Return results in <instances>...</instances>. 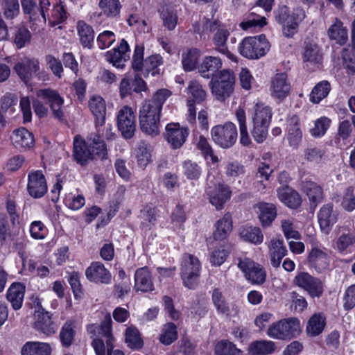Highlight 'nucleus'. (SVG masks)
<instances>
[{"label": "nucleus", "instance_id": "obj_54", "mask_svg": "<svg viewBox=\"0 0 355 355\" xmlns=\"http://www.w3.org/2000/svg\"><path fill=\"white\" fill-rule=\"evenodd\" d=\"M325 152L323 149L310 146L303 151L304 158L308 162L320 164L324 156Z\"/></svg>", "mask_w": 355, "mask_h": 355}, {"label": "nucleus", "instance_id": "obj_33", "mask_svg": "<svg viewBox=\"0 0 355 355\" xmlns=\"http://www.w3.org/2000/svg\"><path fill=\"white\" fill-rule=\"evenodd\" d=\"M302 187L303 191L309 199L311 206L315 208L323 199L322 188L318 184L311 180L302 181Z\"/></svg>", "mask_w": 355, "mask_h": 355}, {"label": "nucleus", "instance_id": "obj_41", "mask_svg": "<svg viewBox=\"0 0 355 355\" xmlns=\"http://www.w3.org/2000/svg\"><path fill=\"white\" fill-rule=\"evenodd\" d=\"M75 327L76 321L73 319L67 320L62 327L59 336L64 347H69L73 343L76 334Z\"/></svg>", "mask_w": 355, "mask_h": 355}, {"label": "nucleus", "instance_id": "obj_60", "mask_svg": "<svg viewBox=\"0 0 355 355\" xmlns=\"http://www.w3.org/2000/svg\"><path fill=\"white\" fill-rule=\"evenodd\" d=\"M199 58V52L197 49H193L188 51L183 55L182 64L186 71H191L196 67Z\"/></svg>", "mask_w": 355, "mask_h": 355}, {"label": "nucleus", "instance_id": "obj_35", "mask_svg": "<svg viewBox=\"0 0 355 355\" xmlns=\"http://www.w3.org/2000/svg\"><path fill=\"white\" fill-rule=\"evenodd\" d=\"M259 209V218L263 227H268L277 216V209L273 204L259 202L257 205Z\"/></svg>", "mask_w": 355, "mask_h": 355}, {"label": "nucleus", "instance_id": "obj_26", "mask_svg": "<svg viewBox=\"0 0 355 355\" xmlns=\"http://www.w3.org/2000/svg\"><path fill=\"white\" fill-rule=\"evenodd\" d=\"M270 264L274 268L280 266L282 259L287 254L288 250L282 240L272 239L268 244Z\"/></svg>", "mask_w": 355, "mask_h": 355}, {"label": "nucleus", "instance_id": "obj_49", "mask_svg": "<svg viewBox=\"0 0 355 355\" xmlns=\"http://www.w3.org/2000/svg\"><path fill=\"white\" fill-rule=\"evenodd\" d=\"M304 61L318 64L322 61L320 49L315 43L305 42L303 53Z\"/></svg>", "mask_w": 355, "mask_h": 355}, {"label": "nucleus", "instance_id": "obj_29", "mask_svg": "<svg viewBox=\"0 0 355 355\" xmlns=\"http://www.w3.org/2000/svg\"><path fill=\"white\" fill-rule=\"evenodd\" d=\"M135 288L141 292L152 291L154 288L150 271L146 267L137 269L135 274Z\"/></svg>", "mask_w": 355, "mask_h": 355}, {"label": "nucleus", "instance_id": "obj_46", "mask_svg": "<svg viewBox=\"0 0 355 355\" xmlns=\"http://www.w3.org/2000/svg\"><path fill=\"white\" fill-rule=\"evenodd\" d=\"M324 327V317L321 314H314L308 321L306 332L311 336H315L322 332Z\"/></svg>", "mask_w": 355, "mask_h": 355}, {"label": "nucleus", "instance_id": "obj_23", "mask_svg": "<svg viewBox=\"0 0 355 355\" xmlns=\"http://www.w3.org/2000/svg\"><path fill=\"white\" fill-rule=\"evenodd\" d=\"M187 136V129L181 128L178 123H169L166 127V138L173 148H180Z\"/></svg>", "mask_w": 355, "mask_h": 355}, {"label": "nucleus", "instance_id": "obj_44", "mask_svg": "<svg viewBox=\"0 0 355 355\" xmlns=\"http://www.w3.org/2000/svg\"><path fill=\"white\" fill-rule=\"evenodd\" d=\"M98 7L103 15L113 18L119 16L122 6L119 0H99Z\"/></svg>", "mask_w": 355, "mask_h": 355}, {"label": "nucleus", "instance_id": "obj_18", "mask_svg": "<svg viewBox=\"0 0 355 355\" xmlns=\"http://www.w3.org/2000/svg\"><path fill=\"white\" fill-rule=\"evenodd\" d=\"M85 275L90 282L97 284H107L112 279L110 271L99 261L92 262L86 269Z\"/></svg>", "mask_w": 355, "mask_h": 355}, {"label": "nucleus", "instance_id": "obj_8", "mask_svg": "<svg viewBox=\"0 0 355 355\" xmlns=\"http://www.w3.org/2000/svg\"><path fill=\"white\" fill-rule=\"evenodd\" d=\"M212 140L222 148L234 146L238 137L236 126L232 122L214 126L211 130Z\"/></svg>", "mask_w": 355, "mask_h": 355}, {"label": "nucleus", "instance_id": "obj_55", "mask_svg": "<svg viewBox=\"0 0 355 355\" xmlns=\"http://www.w3.org/2000/svg\"><path fill=\"white\" fill-rule=\"evenodd\" d=\"M1 10L7 19H12L19 12L18 0H1Z\"/></svg>", "mask_w": 355, "mask_h": 355}, {"label": "nucleus", "instance_id": "obj_50", "mask_svg": "<svg viewBox=\"0 0 355 355\" xmlns=\"http://www.w3.org/2000/svg\"><path fill=\"white\" fill-rule=\"evenodd\" d=\"M240 235L245 241H249L255 245L263 242V235L259 227H249L243 229Z\"/></svg>", "mask_w": 355, "mask_h": 355}, {"label": "nucleus", "instance_id": "obj_45", "mask_svg": "<svg viewBox=\"0 0 355 355\" xmlns=\"http://www.w3.org/2000/svg\"><path fill=\"white\" fill-rule=\"evenodd\" d=\"M17 98L12 94H6L1 99L0 106V123L4 126L6 125L5 118L7 113L12 115L14 112L13 105H16Z\"/></svg>", "mask_w": 355, "mask_h": 355}, {"label": "nucleus", "instance_id": "obj_2", "mask_svg": "<svg viewBox=\"0 0 355 355\" xmlns=\"http://www.w3.org/2000/svg\"><path fill=\"white\" fill-rule=\"evenodd\" d=\"M94 331L98 334L97 338L92 341V346L96 355H125L124 353L116 349L113 351L114 338L112 334V320L110 315L105 317L101 325H92Z\"/></svg>", "mask_w": 355, "mask_h": 355}, {"label": "nucleus", "instance_id": "obj_32", "mask_svg": "<svg viewBox=\"0 0 355 355\" xmlns=\"http://www.w3.org/2000/svg\"><path fill=\"white\" fill-rule=\"evenodd\" d=\"M11 139L17 148L28 149L33 147L34 144L33 134L25 128L15 130Z\"/></svg>", "mask_w": 355, "mask_h": 355}, {"label": "nucleus", "instance_id": "obj_40", "mask_svg": "<svg viewBox=\"0 0 355 355\" xmlns=\"http://www.w3.org/2000/svg\"><path fill=\"white\" fill-rule=\"evenodd\" d=\"M229 35L230 32L227 29L225 28L218 29L214 35L213 42L216 46V49L218 52L226 55L227 57L230 59H233V54L231 53L226 46V42Z\"/></svg>", "mask_w": 355, "mask_h": 355}, {"label": "nucleus", "instance_id": "obj_14", "mask_svg": "<svg viewBox=\"0 0 355 355\" xmlns=\"http://www.w3.org/2000/svg\"><path fill=\"white\" fill-rule=\"evenodd\" d=\"M187 89L193 98V101L189 100L187 103L189 112L187 120L190 123L193 124L196 119V110L193 102L200 103L203 101L206 97V92L196 80L190 81Z\"/></svg>", "mask_w": 355, "mask_h": 355}, {"label": "nucleus", "instance_id": "obj_16", "mask_svg": "<svg viewBox=\"0 0 355 355\" xmlns=\"http://www.w3.org/2000/svg\"><path fill=\"white\" fill-rule=\"evenodd\" d=\"M271 96L279 101L286 98L291 92V84L288 80L286 73H277L270 83Z\"/></svg>", "mask_w": 355, "mask_h": 355}, {"label": "nucleus", "instance_id": "obj_15", "mask_svg": "<svg viewBox=\"0 0 355 355\" xmlns=\"http://www.w3.org/2000/svg\"><path fill=\"white\" fill-rule=\"evenodd\" d=\"M27 190L35 198H40L46 193L47 184L42 171H36L29 173Z\"/></svg>", "mask_w": 355, "mask_h": 355}, {"label": "nucleus", "instance_id": "obj_22", "mask_svg": "<svg viewBox=\"0 0 355 355\" xmlns=\"http://www.w3.org/2000/svg\"><path fill=\"white\" fill-rule=\"evenodd\" d=\"M39 69L38 60L28 58L21 59L14 67L17 75L25 83H28Z\"/></svg>", "mask_w": 355, "mask_h": 355}, {"label": "nucleus", "instance_id": "obj_64", "mask_svg": "<svg viewBox=\"0 0 355 355\" xmlns=\"http://www.w3.org/2000/svg\"><path fill=\"white\" fill-rule=\"evenodd\" d=\"M161 17L164 26L169 31L173 30L178 22V15L176 12L168 9L163 10L161 12Z\"/></svg>", "mask_w": 355, "mask_h": 355}, {"label": "nucleus", "instance_id": "obj_1", "mask_svg": "<svg viewBox=\"0 0 355 355\" xmlns=\"http://www.w3.org/2000/svg\"><path fill=\"white\" fill-rule=\"evenodd\" d=\"M171 92L166 89H159L152 99L145 101L139 110V123L142 132L149 135L159 133V119L162 105Z\"/></svg>", "mask_w": 355, "mask_h": 355}, {"label": "nucleus", "instance_id": "obj_59", "mask_svg": "<svg viewBox=\"0 0 355 355\" xmlns=\"http://www.w3.org/2000/svg\"><path fill=\"white\" fill-rule=\"evenodd\" d=\"M58 1L57 0H41L40 1V15L44 21L49 20L51 15H53V11L57 6Z\"/></svg>", "mask_w": 355, "mask_h": 355}, {"label": "nucleus", "instance_id": "obj_6", "mask_svg": "<svg viewBox=\"0 0 355 355\" xmlns=\"http://www.w3.org/2000/svg\"><path fill=\"white\" fill-rule=\"evenodd\" d=\"M271 117V110L268 107L256 105L251 134L257 143H262L266 139Z\"/></svg>", "mask_w": 355, "mask_h": 355}, {"label": "nucleus", "instance_id": "obj_19", "mask_svg": "<svg viewBox=\"0 0 355 355\" xmlns=\"http://www.w3.org/2000/svg\"><path fill=\"white\" fill-rule=\"evenodd\" d=\"M33 327L46 336L54 334L58 329L56 324L52 320L50 313L40 310L35 311Z\"/></svg>", "mask_w": 355, "mask_h": 355}, {"label": "nucleus", "instance_id": "obj_56", "mask_svg": "<svg viewBox=\"0 0 355 355\" xmlns=\"http://www.w3.org/2000/svg\"><path fill=\"white\" fill-rule=\"evenodd\" d=\"M196 148L201 152L205 159L209 157L214 164L218 162V157L214 155V151L210 144L204 136L201 135L199 137L196 142Z\"/></svg>", "mask_w": 355, "mask_h": 355}, {"label": "nucleus", "instance_id": "obj_62", "mask_svg": "<svg viewBox=\"0 0 355 355\" xmlns=\"http://www.w3.org/2000/svg\"><path fill=\"white\" fill-rule=\"evenodd\" d=\"M331 120L327 117H321L315 122V126L311 129V133L313 137L324 135L329 127Z\"/></svg>", "mask_w": 355, "mask_h": 355}, {"label": "nucleus", "instance_id": "obj_48", "mask_svg": "<svg viewBox=\"0 0 355 355\" xmlns=\"http://www.w3.org/2000/svg\"><path fill=\"white\" fill-rule=\"evenodd\" d=\"M330 90L331 85L327 80L320 81L312 89L310 94V101L313 103H319L327 96Z\"/></svg>", "mask_w": 355, "mask_h": 355}, {"label": "nucleus", "instance_id": "obj_52", "mask_svg": "<svg viewBox=\"0 0 355 355\" xmlns=\"http://www.w3.org/2000/svg\"><path fill=\"white\" fill-rule=\"evenodd\" d=\"M125 343L131 349H141L144 343L141 340L139 331L135 327H128L125 331Z\"/></svg>", "mask_w": 355, "mask_h": 355}, {"label": "nucleus", "instance_id": "obj_31", "mask_svg": "<svg viewBox=\"0 0 355 355\" xmlns=\"http://www.w3.org/2000/svg\"><path fill=\"white\" fill-rule=\"evenodd\" d=\"M277 193L279 200L291 209H297L301 205L299 193L288 186L278 188Z\"/></svg>", "mask_w": 355, "mask_h": 355}, {"label": "nucleus", "instance_id": "obj_30", "mask_svg": "<svg viewBox=\"0 0 355 355\" xmlns=\"http://www.w3.org/2000/svg\"><path fill=\"white\" fill-rule=\"evenodd\" d=\"M222 67V61L220 58L215 56H207L200 64L198 71L200 74L206 78H213L219 69Z\"/></svg>", "mask_w": 355, "mask_h": 355}, {"label": "nucleus", "instance_id": "obj_36", "mask_svg": "<svg viewBox=\"0 0 355 355\" xmlns=\"http://www.w3.org/2000/svg\"><path fill=\"white\" fill-rule=\"evenodd\" d=\"M25 287L21 283H14L8 288L6 298L15 310H18L21 307Z\"/></svg>", "mask_w": 355, "mask_h": 355}, {"label": "nucleus", "instance_id": "obj_3", "mask_svg": "<svg viewBox=\"0 0 355 355\" xmlns=\"http://www.w3.org/2000/svg\"><path fill=\"white\" fill-rule=\"evenodd\" d=\"M234 83V72L229 69L221 70L211 78L212 94L217 100L223 101L233 92Z\"/></svg>", "mask_w": 355, "mask_h": 355}, {"label": "nucleus", "instance_id": "obj_47", "mask_svg": "<svg viewBox=\"0 0 355 355\" xmlns=\"http://www.w3.org/2000/svg\"><path fill=\"white\" fill-rule=\"evenodd\" d=\"M275 343L270 340H257L249 346V352L255 355H266L275 351Z\"/></svg>", "mask_w": 355, "mask_h": 355}, {"label": "nucleus", "instance_id": "obj_58", "mask_svg": "<svg viewBox=\"0 0 355 355\" xmlns=\"http://www.w3.org/2000/svg\"><path fill=\"white\" fill-rule=\"evenodd\" d=\"M184 174L189 180H198L201 175V168L198 164L191 160L183 163Z\"/></svg>", "mask_w": 355, "mask_h": 355}, {"label": "nucleus", "instance_id": "obj_28", "mask_svg": "<svg viewBox=\"0 0 355 355\" xmlns=\"http://www.w3.org/2000/svg\"><path fill=\"white\" fill-rule=\"evenodd\" d=\"M129 51L128 42L123 39L117 48L107 51L105 54L106 60L117 68H123V61L126 60V53Z\"/></svg>", "mask_w": 355, "mask_h": 355}, {"label": "nucleus", "instance_id": "obj_4", "mask_svg": "<svg viewBox=\"0 0 355 355\" xmlns=\"http://www.w3.org/2000/svg\"><path fill=\"white\" fill-rule=\"evenodd\" d=\"M301 331L300 321L291 318L272 323L267 331L269 337L279 340H290Z\"/></svg>", "mask_w": 355, "mask_h": 355}, {"label": "nucleus", "instance_id": "obj_5", "mask_svg": "<svg viewBox=\"0 0 355 355\" xmlns=\"http://www.w3.org/2000/svg\"><path fill=\"white\" fill-rule=\"evenodd\" d=\"M270 45L264 35L247 37L239 46L240 53L249 59H258L266 54Z\"/></svg>", "mask_w": 355, "mask_h": 355}, {"label": "nucleus", "instance_id": "obj_24", "mask_svg": "<svg viewBox=\"0 0 355 355\" xmlns=\"http://www.w3.org/2000/svg\"><path fill=\"white\" fill-rule=\"evenodd\" d=\"M212 302L217 311L227 318L238 315L239 312L238 306L233 303L230 304L227 303L222 293L218 288L213 291Z\"/></svg>", "mask_w": 355, "mask_h": 355}, {"label": "nucleus", "instance_id": "obj_37", "mask_svg": "<svg viewBox=\"0 0 355 355\" xmlns=\"http://www.w3.org/2000/svg\"><path fill=\"white\" fill-rule=\"evenodd\" d=\"M327 35L330 40H335L340 45L345 44L348 38L347 29L343 26L342 21L338 19H335L334 24L329 28Z\"/></svg>", "mask_w": 355, "mask_h": 355}, {"label": "nucleus", "instance_id": "obj_61", "mask_svg": "<svg viewBox=\"0 0 355 355\" xmlns=\"http://www.w3.org/2000/svg\"><path fill=\"white\" fill-rule=\"evenodd\" d=\"M31 40V33L24 26H20L15 32L14 42L17 48L24 47Z\"/></svg>", "mask_w": 355, "mask_h": 355}, {"label": "nucleus", "instance_id": "obj_63", "mask_svg": "<svg viewBox=\"0 0 355 355\" xmlns=\"http://www.w3.org/2000/svg\"><path fill=\"white\" fill-rule=\"evenodd\" d=\"M343 64L349 73H355V54L352 49L345 48L342 51Z\"/></svg>", "mask_w": 355, "mask_h": 355}, {"label": "nucleus", "instance_id": "obj_51", "mask_svg": "<svg viewBox=\"0 0 355 355\" xmlns=\"http://www.w3.org/2000/svg\"><path fill=\"white\" fill-rule=\"evenodd\" d=\"M214 352L216 355H241V350L234 343L225 340L216 345Z\"/></svg>", "mask_w": 355, "mask_h": 355}, {"label": "nucleus", "instance_id": "obj_13", "mask_svg": "<svg viewBox=\"0 0 355 355\" xmlns=\"http://www.w3.org/2000/svg\"><path fill=\"white\" fill-rule=\"evenodd\" d=\"M294 281L296 285L307 291L312 297H319L323 293L322 281L308 272H299L295 276Z\"/></svg>", "mask_w": 355, "mask_h": 355}, {"label": "nucleus", "instance_id": "obj_34", "mask_svg": "<svg viewBox=\"0 0 355 355\" xmlns=\"http://www.w3.org/2000/svg\"><path fill=\"white\" fill-rule=\"evenodd\" d=\"M163 60L162 56L155 54L148 57L145 60L142 66L141 71L143 76L148 78L150 76L154 77L159 74V67L162 64Z\"/></svg>", "mask_w": 355, "mask_h": 355}, {"label": "nucleus", "instance_id": "obj_53", "mask_svg": "<svg viewBox=\"0 0 355 355\" xmlns=\"http://www.w3.org/2000/svg\"><path fill=\"white\" fill-rule=\"evenodd\" d=\"M292 121L294 122V124L291 125L288 129V140L290 146L293 148H297L302 141V133L297 125V119L293 118Z\"/></svg>", "mask_w": 355, "mask_h": 355}, {"label": "nucleus", "instance_id": "obj_25", "mask_svg": "<svg viewBox=\"0 0 355 355\" xmlns=\"http://www.w3.org/2000/svg\"><path fill=\"white\" fill-rule=\"evenodd\" d=\"M355 245V231L346 227H340L334 248L339 252L351 248Z\"/></svg>", "mask_w": 355, "mask_h": 355}, {"label": "nucleus", "instance_id": "obj_9", "mask_svg": "<svg viewBox=\"0 0 355 355\" xmlns=\"http://www.w3.org/2000/svg\"><path fill=\"white\" fill-rule=\"evenodd\" d=\"M96 132L90 134L88 141H91L93 145V150H96V154L101 159H107V148L103 138L112 140L114 138L115 134L112 132V127L110 124L102 123L98 125L96 123Z\"/></svg>", "mask_w": 355, "mask_h": 355}, {"label": "nucleus", "instance_id": "obj_11", "mask_svg": "<svg viewBox=\"0 0 355 355\" xmlns=\"http://www.w3.org/2000/svg\"><path fill=\"white\" fill-rule=\"evenodd\" d=\"M37 95L49 105L54 118L59 121L64 120V115L62 108L64 99L57 91L50 88L42 89L37 91Z\"/></svg>", "mask_w": 355, "mask_h": 355}, {"label": "nucleus", "instance_id": "obj_27", "mask_svg": "<svg viewBox=\"0 0 355 355\" xmlns=\"http://www.w3.org/2000/svg\"><path fill=\"white\" fill-rule=\"evenodd\" d=\"M308 263L318 272H322L329 267L328 255L322 250L314 248L309 254Z\"/></svg>", "mask_w": 355, "mask_h": 355}, {"label": "nucleus", "instance_id": "obj_38", "mask_svg": "<svg viewBox=\"0 0 355 355\" xmlns=\"http://www.w3.org/2000/svg\"><path fill=\"white\" fill-rule=\"evenodd\" d=\"M89 109L95 116V123L98 125L104 123L106 107L104 100L100 96H94L89 103Z\"/></svg>", "mask_w": 355, "mask_h": 355}, {"label": "nucleus", "instance_id": "obj_42", "mask_svg": "<svg viewBox=\"0 0 355 355\" xmlns=\"http://www.w3.org/2000/svg\"><path fill=\"white\" fill-rule=\"evenodd\" d=\"M77 29L82 45L90 49L92 46L94 38V32L92 27L83 21H80L78 22Z\"/></svg>", "mask_w": 355, "mask_h": 355}, {"label": "nucleus", "instance_id": "obj_20", "mask_svg": "<svg viewBox=\"0 0 355 355\" xmlns=\"http://www.w3.org/2000/svg\"><path fill=\"white\" fill-rule=\"evenodd\" d=\"M206 192L209 196L210 203L217 209H221L231 196L230 188L223 184H218L215 188L208 185Z\"/></svg>", "mask_w": 355, "mask_h": 355}, {"label": "nucleus", "instance_id": "obj_21", "mask_svg": "<svg viewBox=\"0 0 355 355\" xmlns=\"http://www.w3.org/2000/svg\"><path fill=\"white\" fill-rule=\"evenodd\" d=\"M338 214L334 210L333 205L327 204L323 205L318 214V220L321 231L325 234H328L333 225L337 221Z\"/></svg>", "mask_w": 355, "mask_h": 355}, {"label": "nucleus", "instance_id": "obj_10", "mask_svg": "<svg viewBox=\"0 0 355 355\" xmlns=\"http://www.w3.org/2000/svg\"><path fill=\"white\" fill-rule=\"evenodd\" d=\"M238 266L243 272L246 279L252 284H263L266 279L265 269L260 264L249 258H240Z\"/></svg>", "mask_w": 355, "mask_h": 355}, {"label": "nucleus", "instance_id": "obj_17", "mask_svg": "<svg viewBox=\"0 0 355 355\" xmlns=\"http://www.w3.org/2000/svg\"><path fill=\"white\" fill-rule=\"evenodd\" d=\"M89 141L91 150L89 149L85 142L75 137L73 141V157L81 165L85 164L89 160L101 159L96 154V150H93V145Z\"/></svg>", "mask_w": 355, "mask_h": 355}, {"label": "nucleus", "instance_id": "obj_57", "mask_svg": "<svg viewBox=\"0 0 355 355\" xmlns=\"http://www.w3.org/2000/svg\"><path fill=\"white\" fill-rule=\"evenodd\" d=\"M178 338L177 327L173 323H168L164 326L163 333L160 335L159 340L166 345H171Z\"/></svg>", "mask_w": 355, "mask_h": 355}, {"label": "nucleus", "instance_id": "obj_43", "mask_svg": "<svg viewBox=\"0 0 355 355\" xmlns=\"http://www.w3.org/2000/svg\"><path fill=\"white\" fill-rule=\"evenodd\" d=\"M216 230L213 234L215 240H223L232 231V219L230 214H226L223 218L216 223Z\"/></svg>", "mask_w": 355, "mask_h": 355}, {"label": "nucleus", "instance_id": "obj_7", "mask_svg": "<svg viewBox=\"0 0 355 355\" xmlns=\"http://www.w3.org/2000/svg\"><path fill=\"white\" fill-rule=\"evenodd\" d=\"M201 266L196 257L191 254H184L181 265V277L184 285L193 289L198 284Z\"/></svg>", "mask_w": 355, "mask_h": 355}, {"label": "nucleus", "instance_id": "obj_39", "mask_svg": "<svg viewBox=\"0 0 355 355\" xmlns=\"http://www.w3.org/2000/svg\"><path fill=\"white\" fill-rule=\"evenodd\" d=\"M49 344L40 342H27L21 349V355H50Z\"/></svg>", "mask_w": 355, "mask_h": 355}, {"label": "nucleus", "instance_id": "obj_12", "mask_svg": "<svg viewBox=\"0 0 355 355\" xmlns=\"http://www.w3.org/2000/svg\"><path fill=\"white\" fill-rule=\"evenodd\" d=\"M117 126L125 139L132 138L136 130V121L133 111L125 106L121 109L117 116Z\"/></svg>", "mask_w": 355, "mask_h": 355}]
</instances>
